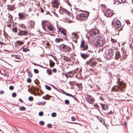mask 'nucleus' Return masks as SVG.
Listing matches in <instances>:
<instances>
[{
    "label": "nucleus",
    "mask_w": 133,
    "mask_h": 133,
    "mask_svg": "<svg viewBox=\"0 0 133 133\" xmlns=\"http://www.w3.org/2000/svg\"><path fill=\"white\" fill-rule=\"evenodd\" d=\"M52 3L53 6L57 8H58L59 4L58 0H53Z\"/></svg>",
    "instance_id": "13"
},
{
    "label": "nucleus",
    "mask_w": 133,
    "mask_h": 133,
    "mask_svg": "<svg viewBox=\"0 0 133 133\" xmlns=\"http://www.w3.org/2000/svg\"><path fill=\"white\" fill-rule=\"evenodd\" d=\"M56 116V114L55 112L52 113L51 114V116L53 117H55Z\"/></svg>",
    "instance_id": "34"
},
{
    "label": "nucleus",
    "mask_w": 133,
    "mask_h": 133,
    "mask_svg": "<svg viewBox=\"0 0 133 133\" xmlns=\"http://www.w3.org/2000/svg\"><path fill=\"white\" fill-rule=\"evenodd\" d=\"M25 107L23 106H21L19 108V110L21 111L25 110Z\"/></svg>",
    "instance_id": "30"
},
{
    "label": "nucleus",
    "mask_w": 133,
    "mask_h": 133,
    "mask_svg": "<svg viewBox=\"0 0 133 133\" xmlns=\"http://www.w3.org/2000/svg\"><path fill=\"white\" fill-rule=\"evenodd\" d=\"M34 72L36 74H38V70L36 69H35L34 70Z\"/></svg>",
    "instance_id": "44"
},
{
    "label": "nucleus",
    "mask_w": 133,
    "mask_h": 133,
    "mask_svg": "<svg viewBox=\"0 0 133 133\" xmlns=\"http://www.w3.org/2000/svg\"><path fill=\"white\" fill-rule=\"evenodd\" d=\"M12 57H13L14 58H15L17 59H19L20 58V56L17 55H11Z\"/></svg>",
    "instance_id": "22"
},
{
    "label": "nucleus",
    "mask_w": 133,
    "mask_h": 133,
    "mask_svg": "<svg viewBox=\"0 0 133 133\" xmlns=\"http://www.w3.org/2000/svg\"><path fill=\"white\" fill-rule=\"evenodd\" d=\"M60 48L62 51L66 52L68 50L69 47L65 45L62 44L60 45Z\"/></svg>",
    "instance_id": "8"
},
{
    "label": "nucleus",
    "mask_w": 133,
    "mask_h": 133,
    "mask_svg": "<svg viewBox=\"0 0 133 133\" xmlns=\"http://www.w3.org/2000/svg\"><path fill=\"white\" fill-rule=\"evenodd\" d=\"M119 3L118 2H116L115 1V0H114V4H115L117 5H118L119 4Z\"/></svg>",
    "instance_id": "52"
},
{
    "label": "nucleus",
    "mask_w": 133,
    "mask_h": 133,
    "mask_svg": "<svg viewBox=\"0 0 133 133\" xmlns=\"http://www.w3.org/2000/svg\"><path fill=\"white\" fill-rule=\"evenodd\" d=\"M54 15L56 16V17H57L58 16V15H57V14L55 12H54Z\"/></svg>",
    "instance_id": "64"
},
{
    "label": "nucleus",
    "mask_w": 133,
    "mask_h": 133,
    "mask_svg": "<svg viewBox=\"0 0 133 133\" xmlns=\"http://www.w3.org/2000/svg\"><path fill=\"white\" fill-rule=\"evenodd\" d=\"M65 94L67 95V96H71V97H74L73 96H72L71 94H68V93H65Z\"/></svg>",
    "instance_id": "46"
},
{
    "label": "nucleus",
    "mask_w": 133,
    "mask_h": 133,
    "mask_svg": "<svg viewBox=\"0 0 133 133\" xmlns=\"http://www.w3.org/2000/svg\"><path fill=\"white\" fill-rule=\"evenodd\" d=\"M77 41L76 39L74 40L71 43V44L72 46V47H74V45L76 44L77 43Z\"/></svg>",
    "instance_id": "28"
},
{
    "label": "nucleus",
    "mask_w": 133,
    "mask_h": 133,
    "mask_svg": "<svg viewBox=\"0 0 133 133\" xmlns=\"http://www.w3.org/2000/svg\"><path fill=\"white\" fill-rule=\"evenodd\" d=\"M59 30L61 32V33L63 34L64 35H66L65 29H61L59 28Z\"/></svg>",
    "instance_id": "19"
},
{
    "label": "nucleus",
    "mask_w": 133,
    "mask_h": 133,
    "mask_svg": "<svg viewBox=\"0 0 133 133\" xmlns=\"http://www.w3.org/2000/svg\"><path fill=\"white\" fill-rule=\"evenodd\" d=\"M64 101L66 104H68L69 103V101L68 100H65Z\"/></svg>",
    "instance_id": "45"
},
{
    "label": "nucleus",
    "mask_w": 133,
    "mask_h": 133,
    "mask_svg": "<svg viewBox=\"0 0 133 133\" xmlns=\"http://www.w3.org/2000/svg\"><path fill=\"white\" fill-rule=\"evenodd\" d=\"M119 86H114L112 88V90L115 91H118V90H120L121 91H124V90L123 89L125 87V84L119 82Z\"/></svg>",
    "instance_id": "1"
},
{
    "label": "nucleus",
    "mask_w": 133,
    "mask_h": 133,
    "mask_svg": "<svg viewBox=\"0 0 133 133\" xmlns=\"http://www.w3.org/2000/svg\"><path fill=\"white\" fill-rule=\"evenodd\" d=\"M59 12L60 13L62 14L64 13L67 14L68 12L67 10L64 8H61L59 10Z\"/></svg>",
    "instance_id": "15"
},
{
    "label": "nucleus",
    "mask_w": 133,
    "mask_h": 133,
    "mask_svg": "<svg viewBox=\"0 0 133 133\" xmlns=\"http://www.w3.org/2000/svg\"><path fill=\"white\" fill-rule=\"evenodd\" d=\"M28 33V32L26 30H22L19 32V35H25Z\"/></svg>",
    "instance_id": "16"
},
{
    "label": "nucleus",
    "mask_w": 133,
    "mask_h": 133,
    "mask_svg": "<svg viewBox=\"0 0 133 133\" xmlns=\"http://www.w3.org/2000/svg\"><path fill=\"white\" fill-rule=\"evenodd\" d=\"M34 21H31L30 22V24H31V26H34Z\"/></svg>",
    "instance_id": "53"
},
{
    "label": "nucleus",
    "mask_w": 133,
    "mask_h": 133,
    "mask_svg": "<svg viewBox=\"0 0 133 133\" xmlns=\"http://www.w3.org/2000/svg\"><path fill=\"white\" fill-rule=\"evenodd\" d=\"M112 113V111H110V112H108V114H111Z\"/></svg>",
    "instance_id": "63"
},
{
    "label": "nucleus",
    "mask_w": 133,
    "mask_h": 133,
    "mask_svg": "<svg viewBox=\"0 0 133 133\" xmlns=\"http://www.w3.org/2000/svg\"><path fill=\"white\" fill-rule=\"evenodd\" d=\"M71 119L72 121H74L76 120V118L72 116L71 117Z\"/></svg>",
    "instance_id": "47"
},
{
    "label": "nucleus",
    "mask_w": 133,
    "mask_h": 133,
    "mask_svg": "<svg viewBox=\"0 0 133 133\" xmlns=\"http://www.w3.org/2000/svg\"><path fill=\"white\" fill-rule=\"evenodd\" d=\"M13 32H17V29L16 28H13L12 29Z\"/></svg>",
    "instance_id": "38"
},
{
    "label": "nucleus",
    "mask_w": 133,
    "mask_h": 133,
    "mask_svg": "<svg viewBox=\"0 0 133 133\" xmlns=\"http://www.w3.org/2000/svg\"><path fill=\"white\" fill-rule=\"evenodd\" d=\"M27 81L28 83H30L31 81V79L30 78H28L27 79Z\"/></svg>",
    "instance_id": "51"
},
{
    "label": "nucleus",
    "mask_w": 133,
    "mask_h": 133,
    "mask_svg": "<svg viewBox=\"0 0 133 133\" xmlns=\"http://www.w3.org/2000/svg\"><path fill=\"white\" fill-rule=\"evenodd\" d=\"M67 73L68 74L69 77L70 78H72L74 76V75L71 71H69Z\"/></svg>",
    "instance_id": "21"
},
{
    "label": "nucleus",
    "mask_w": 133,
    "mask_h": 133,
    "mask_svg": "<svg viewBox=\"0 0 133 133\" xmlns=\"http://www.w3.org/2000/svg\"><path fill=\"white\" fill-rule=\"evenodd\" d=\"M79 19L81 20H85L87 18L88 14L85 12L81 13L78 15Z\"/></svg>",
    "instance_id": "3"
},
{
    "label": "nucleus",
    "mask_w": 133,
    "mask_h": 133,
    "mask_svg": "<svg viewBox=\"0 0 133 133\" xmlns=\"http://www.w3.org/2000/svg\"><path fill=\"white\" fill-rule=\"evenodd\" d=\"M16 94L15 92H13L12 94V97H14L16 96Z\"/></svg>",
    "instance_id": "41"
},
{
    "label": "nucleus",
    "mask_w": 133,
    "mask_h": 133,
    "mask_svg": "<svg viewBox=\"0 0 133 133\" xmlns=\"http://www.w3.org/2000/svg\"><path fill=\"white\" fill-rule=\"evenodd\" d=\"M19 101L22 102H23V101L20 98L19 99Z\"/></svg>",
    "instance_id": "62"
},
{
    "label": "nucleus",
    "mask_w": 133,
    "mask_h": 133,
    "mask_svg": "<svg viewBox=\"0 0 133 133\" xmlns=\"http://www.w3.org/2000/svg\"><path fill=\"white\" fill-rule=\"evenodd\" d=\"M88 102L90 104H93L94 103V99L92 98H90L88 100Z\"/></svg>",
    "instance_id": "27"
},
{
    "label": "nucleus",
    "mask_w": 133,
    "mask_h": 133,
    "mask_svg": "<svg viewBox=\"0 0 133 133\" xmlns=\"http://www.w3.org/2000/svg\"><path fill=\"white\" fill-rule=\"evenodd\" d=\"M101 38V36H100L99 37L97 36L96 37V40H97L96 41L97 47H101L103 45V42L102 41L103 39Z\"/></svg>",
    "instance_id": "4"
},
{
    "label": "nucleus",
    "mask_w": 133,
    "mask_h": 133,
    "mask_svg": "<svg viewBox=\"0 0 133 133\" xmlns=\"http://www.w3.org/2000/svg\"><path fill=\"white\" fill-rule=\"evenodd\" d=\"M97 62L92 58L90 59L87 61L85 63L86 65H89L92 67H94L96 66L97 64Z\"/></svg>",
    "instance_id": "2"
},
{
    "label": "nucleus",
    "mask_w": 133,
    "mask_h": 133,
    "mask_svg": "<svg viewBox=\"0 0 133 133\" xmlns=\"http://www.w3.org/2000/svg\"><path fill=\"white\" fill-rule=\"evenodd\" d=\"M63 39L61 38H57L55 39V41L57 43H58L61 41H62Z\"/></svg>",
    "instance_id": "26"
},
{
    "label": "nucleus",
    "mask_w": 133,
    "mask_h": 133,
    "mask_svg": "<svg viewBox=\"0 0 133 133\" xmlns=\"http://www.w3.org/2000/svg\"><path fill=\"white\" fill-rule=\"evenodd\" d=\"M52 71L53 72H56V70L55 68H54L52 69Z\"/></svg>",
    "instance_id": "57"
},
{
    "label": "nucleus",
    "mask_w": 133,
    "mask_h": 133,
    "mask_svg": "<svg viewBox=\"0 0 133 133\" xmlns=\"http://www.w3.org/2000/svg\"><path fill=\"white\" fill-rule=\"evenodd\" d=\"M48 30L50 31H52L53 30V26L51 25H48L47 26Z\"/></svg>",
    "instance_id": "18"
},
{
    "label": "nucleus",
    "mask_w": 133,
    "mask_h": 133,
    "mask_svg": "<svg viewBox=\"0 0 133 133\" xmlns=\"http://www.w3.org/2000/svg\"><path fill=\"white\" fill-rule=\"evenodd\" d=\"M101 7L102 9V11H104L105 9L106 8V6L105 5L102 4L101 5Z\"/></svg>",
    "instance_id": "23"
},
{
    "label": "nucleus",
    "mask_w": 133,
    "mask_h": 133,
    "mask_svg": "<svg viewBox=\"0 0 133 133\" xmlns=\"http://www.w3.org/2000/svg\"><path fill=\"white\" fill-rule=\"evenodd\" d=\"M114 50H115L112 49H110L109 50L107 54V57L108 59H110L114 55Z\"/></svg>",
    "instance_id": "6"
},
{
    "label": "nucleus",
    "mask_w": 133,
    "mask_h": 133,
    "mask_svg": "<svg viewBox=\"0 0 133 133\" xmlns=\"http://www.w3.org/2000/svg\"><path fill=\"white\" fill-rule=\"evenodd\" d=\"M104 15L107 17H110L112 16L114 14L109 9H107L104 13Z\"/></svg>",
    "instance_id": "11"
},
{
    "label": "nucleus",
    "mask_w": 133,
    "mask_h": 133,
    "mask_svg": "<svg viewBox=\"0 0 133 133\" xmlns=\"http://www.w3.org/2000/svg\"><path fill=\"white\" fill-rule=\"evenodd\" d=\"M52 125L50 124H48L47 125V127L49 128H50L52 127Z\"/></svg>",
    "instance_id": "54"
},
{
    "label": "nucleus",
    "mask_w": 133,
    "mask_h": 133,
    "mask_svg": "<svg viewBox=\"0 0 133 133\" xmlns=\"http://www.w3.org/2000/svg\"><path fill=\"white\" fill-rule=\"evenodd\" d=\"M39 124L41 125H43L44 124V123L42 121H41L39 122Z\"/></svg>",
    "instance_id": "49"
},
{
    "label": "nucleus",
    "mask_w": 133,
    "mask_h": 133,
    "mask_svg": "<svg viewBox=\"0 0 133 133\" xmlns=\"http://www.w3.org/2000/svg\"><path fill=\"white\" fill-rule=\"evenodd\" d=\"M88 52H90L91 53V52L90 51H89L87 53V54H84L81 53L80 54L81 57L84 59H86L90 55V54L88 53Z\"/></svg>",
    "instance_id": "12"
},
{
    "label": "nucleus",
    "mask_w": 133,
    "mask_h": 133,
    "mask_svg": "<svg viewBox=\"0 0 133 133\" xmlns=\"http://www.w3.org/2000/svg\"><path fill=\"white\" fill-rule=\"evenodd\" d=\"M43 112H39V115L40 116H42L43 115Z\"/></svg>",
    "instance_id": "50"
},
{
    "label": "nucleus",
    "mask_w": 133,
    "mask_h": 133,
    "mask_svg": "<svg viewBox=\"0 0 133 133\" xmlns=\"http://www.w3.org/2000/svg\"><path fill=\"white\" fill-rule=\"evenodd\" d=\"M46 103L45 101L39 102L38 104L39 105H42L45 104Z\"/></svg>",
    "instance_id": "24"
},
{
    "label": "nucleus",
    "mask_w": 133,
    "mask_h": 133,
    "mask_svg": "<svg viewBox=\"0 0 133 133\" xmlns=\"http://www.w3.org/2000/svg\"><path fill=\"white\" fill-rule=\"evenodd\" d=\"M28 76L30 77H31L32 76V75L31 73V72H29L28 73Z\"/></svg>",
    "instance_id": "56"
},
{
    "label": "nucleus",
    "mask_w": 133,
    "mask_h": 133,
    "mask_svg": "<svg viewBox=\"0 0 133 133\" xmlns=\"http://www.w3.org/2000/svg\"><path fill=\"white\" fill-rule=\"evenodd\" d=\"M96 117L97 119L99 120V121L101 122H102V118L101 117L97 116Z\"/></svg>",
    "instance_id": "36"
},
{
    "label": "nucleus",
    "mask_w": 133,
    "mask_h": 133,
    "mask_svg": "<svg viewBox=\"0 0 133 133\" xmlns=\"http://www.w3.org/2000/svg\"><path fill=\"white\" fill-rule=\"evenodd\" d=\"M47 72L48 74L49 75H51L52 74L51 71V70L48 69L47 70Z\"/></svg>",
    "instance_id": "33"
},
{
    "label": "nucleus",
    "mask_w": 133,
    "mask_h": 133,
    "mask_svg": "<svg viewBox=\"0 0 133 133\" xmlns=\"http://www.w3.org/2000/svg\"><path fill=\"white\" fill-rule=\"evenodd\" d=\"M111 41L113 43H115L116 42V40L115 39L112 38L111 37Z\"/></svg>",
    "instance_id": "42"
},
{
    "label": "nucleus",
    "mask_w": 133,
    "mask_h": 133,
    "mask_svg": "<svg viewBox=\"0 0 133 133\" xmlns=\"http://www.w3.org/2000/svg\"><path fill=\"white\" fill-rule=\"evenodd\" d=\"M23 50L24 52H26L29 51V50L28 49L26 48H24L23 47Z\"/></svg>",
    "instance_id": "35"
},
{
    "label": "nucleus",
    "mask_w": 133,
    "mask_h": 133,
    "mask_svg": "<svg viewBox=\"0 0 133 133\" xmlns=\"http://www.w3.org/2000/svg\"><path fill=\"white\" fill-rule=\"evenodd\" d=\"M9 89L11 90H13L14 89V87L13 86H10L9 87Z\"/></svg>",
    "instance_id": "48"
},
{
    "label": "nucleus",
    "mask_w": 133,
    "mask_h": 133,
    "mask_svg": "<svg viewBox=\"0 0 133 133\" xmlns=\"http://www.w3.org/2000/svg\"><path fill=\"white\" fill-rule=\"evenodd\" d=\"M4 93V91L2 90H1L0 91V94H3Z\"/></svg>",
    "instance_id": "59"
},
{
    "label": "nucleus",
    "mask_w": 133,
    "mask_h": 133,
    "mask_svg": "<svg viewBox=\"0 0 133 133\" xmlns=\"http://www.w3.org/2000/svg\"><path fill=\"white\" fill-rule=\"evenodd\" d=\"M72 36L75 38L76 39L78 37L77 35L75 33H72Z\"/></svg>",
    "instance_id": "29"
},
{
    "label": "nucleus",
    "mask_w": 133,
    "mask_h": 133,
    "mask_svg": "<svg viewBox=\"0 0 133 133\" xmlns=\"http://www.w3.org/2000/svg\"><path fill=\"white\" fill-rule=\"evenodd\" d=\"M8 9L9 10L11 11L13 10L14 7L12 6L9 5L8 7Z\"/></svg>",
    "instance_id": "32"
},
{
    "label": "nucleus",
    "mask_w": 133,
    "mask_h": 133,
    "mask_svg": "<svg viewBox=\"0 0 133 133\" xmlns=\"http://www.w3.org/2000/svg\"><path fill=\"white\" fill-rule=\"evenodd\" d=\"M7 16H8V18L9 19V22H10L11 21V20L12 19V16L9 13H8V15H7Z\"/></svg>",
    "instance_id": "25"
},
{
    "label": "nucleus",
    "mask_w": 133,
    "mask_h": 133,
    "mask_svg": "<svg viewBox=\"0 0 133 133\" xmlns=\"http://www.w3.org/2000/svg\"><path fill=\"white\" fill-rule=\"evenodd\" d=\"M64 76L66 77L67 78L68 77H69L68 74H67V73H65L64 74Z\"/></svg>",
    "instance_id": "55"
},
{
    "label": "nucleus",
    "mask_w": 133,
    "mask_h": 133,
    "mask_svg": "<svg viewBox=\"0 0 133 133\" xmlns=\"http://www.w3.org/2000/svg\"><path fill=\"white\" fill-rule=\"evenodd\" d=\"M28 100L31 101H32L33 100V98L31 96H30L29 97Z\"/></svg>",
    "instance_id": "40"
},
{
    "label": "nucleus",
    "mask_w": 133,
    "mask_h": 133,
    "mask_svg": "<svg viewBox=\"0 0 133 133\" xmlns=\"http://www.w3.org/2000/svg\"><path fill=\"white\" fill-rule=\"evenodd\" d=\"M42 98L45 99H47V98L45 96H43Z\"/></svg>",
    "instance_id": "61"
},
{
    "label": "nucleus",
    "mask_w": 133,
    "mask_h": 133,
    "mask_svg": "<svg viewBox=\"0 0 133 133\" xmlns=\"http://www.w3.org/2000/svg\"><path fill=\"white\" fill-rule=\"evenodd\" d=\"M118 2L120 4L126 2L125 0H118Z\"/></svg>",
    "instance_id": "31"
},
{
    "label": "nucleus",
    "mask_w": 133,
    "mask_h": 133,
    "mask_svg": "<svg viewBox=\"0 0 133 133\" xmlns=\"http://www.w3.org/2000/svg\"><path fill=\"white\" fill-rule=\"evenodd\" d=\"M54 63H53V64H51V63L50 62V63L49 65H50V66L51 67H53V66H54Z\"/></svg>",
    "instance_id": "58"
},
{
    "label": "nucleus",
    "mask_w": 133,
    "mask_h": 133,
    "mask_svg": "<svg viewBox=\"0 0 133 133\" xmlns=\"http://www.w3.org/2000/svg\"><path fill=\"white\" fill-rule=\"evenodd\" d=\"M100 105H101L102 109L105 110H107L108 107L107 105L105 104H103L102 103H100Z\"/></svg>",
    "instance_id": "17"
},
{
    "label": "nucleus",
    "mask_w": 133,
    "mask_h": 133,
    "mask_svg": "<svg viewBox=\"0 0 133 133\" xmlns=\"http://www.w3.org/2000/svg\"><path fill=\"white\" fill-rule=\"evenodd\" d=\"M18 15L19 16L18 18L19 19H23L26 16L24 13H19L18 14Z\"/></svg>",
    "instance_id": "14"
},
{
    "label": "nucleus",
    "mask_w": 133,
    "mask_h": 133,
    "mask_svg": "<svg viewBox=\"0 0 133 133\" xmlns=\"http://www.w3.org/2000/svg\"><path fill=\"white\" fill-rule=\"evenodd\" d=\"M98 29L92 28L90 29V30L89 34L91 35L94 36L96 35L98 33Z\"/></svg>",
    "instance_id": "9"
},
{
    "label": "nucleus",
    "mask_w": 133,
    "mask_h": 133,
    "mask_svg": "<svg viewBox=\"0 0 133 133\" xmlns=\"http://www.w3.org/2000/svg\"><path fill=\"white\" fill-rule=\"evenodd\" d=\"M11 25V22H9L7 24V26L9 28H10Z\"/></svg>",
    "instance_id": "39"
},
{
    "label": "nucleus",
    "mask_w": 133,
    "mask_h": 133,
    "mask_svg": "<svg viewBox=\"0 0 133 133\" xmlns=\"http://www.w3.org/2000/svg\"><path fill=\"white\" fill-rule=\"evenodd\" d=\"M88 48V46L87 43H85L83 41L81 42L80 49L81 50H87Z\"/></svg>",
    "instance_id": "7"
},
{
    "label": "nucleus",
    "mask_w": 133,
    "mask_h": 133,
    "mask_svg": "<svg viewBox=\"0 0 133 133\" xmlns=\"http://www.w3.org/2000/svg\"><path fill=\"white\" fill-rule=\"evenodd\" d=\"M23 44V42L21 41H17L15 43L14 47L15 48H19V49H21L23 47H21L20 46L21 44Z\"/></svg>",
    "instance_id": "10"
},
{
    "label": "nucleus",
    "mask_w": 133,
    "mask_h": 133,
    "mask_svg": "<svg viewBox=\"0 0 133 133\" xmlns=\"http://www.w3.org/2000/svg\"><path fill=\"white\" fill-rule=\"evenodd\" d=\"M112 25L113 26H115L116 28H118L121 26L120 22L117 19H115L112 22Z\"/></svg>",
    "instance_id": "5"
},
{
    "label": "nucleus",
    "mask_w": 133,
    "mask_h": 133,
    "mask_svg": "<svg viewBox=\"0 0 133 133\" xmlns=\"http://www.w3.org/2000/svg\"><path fill=\"white\" fill-rule=\"evenodd\" d=\"M46 89H47L48 90H51V88L48 85H46Z\"/></svg>",
    "instance_id": "43"
},
{
    "label": "nucleus",
    "mask_w": 133,
    "mask_h": 133,
    "mask_svg": "<svg viewBox=\"0 0 133 133\" xmlns=\"http://www.w3.org/2000/svg\"><path fill=\"white\" fill-rule=\"evenodd\" d=\"M45 24V21H42V26L43 28V29H44V25H45V24Z\"/></svg>",
    "instance_id": "37"
},
{
    "label": "nucleus",
    "mask_w": 133,
    "mask_h": 133,
    "mask_svg": "<svg viewBox=\"0 0 133 133\" xmlns=\"http://www.w3.org/2000/svg\"><path fill=\"white\" fill-rule=\"evenodd\" d=\"M120 54L119 52L117 51L116 52L115 58L117 59L120 57Z\"/></svg>",
    "instance_id": "20"
},
{
    "label": "nucleus",
    "mask_w": 133,
    "mask_h": 133,
    "mask_svg": "<svg viewBox=\"0 0 133 133\" xmlns=\"http://www.w3.org/2000/svg\"><path fill=\"white\" fill-rule=\"evenodd\" d=\"M71 41L72 42L74 41V40H75V38H72L70 39Z\"/></svg>",
    "instance_id": "60"
}]
</instances>
